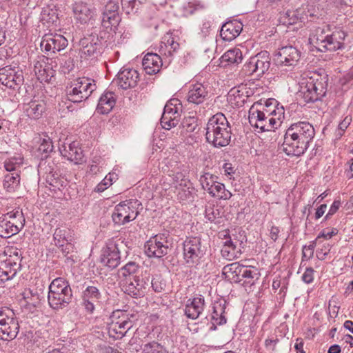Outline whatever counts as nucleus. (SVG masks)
<instances>
[{
	"mask_svg": "<svg viewBox=\"0 0 353 353\" xmlns=\"http://www.w3.org/2000/svg\"><path fill=\"white\" fill-rule=\"evenodd\" d=\"M314 136V128L309 122L292 123L284 134L283 151L288 156L299 157L307 150Z\"/></svg>",
	"mask_w": 353,
	"mask_h": 353,
	"instance_id": "nucleus-1",
	"label": "nucleus"
},
{
	"mask_svg": "<svg viewBox=\"0 0 353 353\" xmlns=\"http://www.w3.org/2000/svg\"><path fill=\"white\" fill-rule=\"evenodd\" d=\"M231 127L223 113L213 115L206 125V140L216 148L228 145L231 139Z\"/></svg>",
	"mask_w": 353,
	"mask_h": 353,
	"instance_id": "nucleus-2",
	"label": "nucleus"
},
{
	"mask_svg": "<svg viewBox=\"0 0 353 353\" xmlns=\"http://www.w3.org/2000/svg\"><path fill=\"white\" fill-rule=\"evenodd\" d=\"M346 35V32L342 30L331 31L330 26H323L316 28L310 39L321 52L336 51L343 48Z\"/></svg>",
	"mask_w": 353,
	"mask_h": 353,
	"instance_id": "nucleus-3",
	"label": "nucleus"
},
{
	"mask_svg": "<svg viewBox=\"0 0 353 353\" xmlns=\"http://www.w3.org/2000/svg\"><path fill=\"white\" fill-rule=\"evenodd\" d=\"M22 254L17 249L0 251V282L13 279L21 269Z\"/></svg>",
	"mask_w": 353,
	"mask_h": 353,
	"instance_id": "nucleus-4",
	"label": "nucleus"
},
{
	"mask_svg": "<svg viewBox=\"0 0 353 353\" xmlns=\"http://www.w3.org/2000/svg\"><path fill=\"white\" fill-rule=\"evenodd\" d=\"M95 81L88 77L77 78L66 88V99L73 103H80L87 99L96 90Z\"/></svg>",
	"mask_w": 353,
	"mask_h": 353,
	"instance_id": "nucleus-5",
	"label": "nucleus"
},
{
	"mask_svg": "<svg viewBox=\"0 0 353 353\" xmlns=\"http://www.w3.org/2000/svg\"><path fill=\"white\" fill-rule=\"evenodd\" d=\"M142 210V204L137 199L125 200L114 207L112 219L117 225H125L134 221Z\"/></svg>",
	"mask_w": 353,
	"mask_h": 353,
	"instance_id": "nucleus-6",
	"label": "nucleus"
},
{
	"mask_svg": "<svg viewBox=\"0 0 353 353\" xmlns=\"http://www.w3.org/2000/svg\"><path fill=\"white\" fill-rule=\"evenodd\" d=\"M25 219L21 210L9 212L0 216V236L9 238L18 234L23 228Z\"/></svg>",
	"mask_w": 353,
	"mask_h": 353,
	"instance_id": "nucleus-7",
	"label": "nucleus"
},
{
	"mask_svg": "<svg viewBox=\"0 0 353 353\" xmlns=\"http://www.w3.org/2000/svg\"><path fill=\"white\" fill-rule=\"evenodd\" d=\"M106 40L96 32L84 37L79 41V55L81 59H93L100 55L105 48Z\"/></svg>",
	"mask_w": 353,
	"mask_h": 353,
	"instance_id": "nucleus-8",
	"label": "nucleus"
},
{
	"mask_svg": "<svg viewBox=\"0 0 353 353\" xmlns=\"http://www.w3.org/2000/svg\"><path fill=\"white\" fill-rule=\"evenodd\" d=\"M19 330L18 320L12 310L8 307L0 310V339L11 341L15 339Z\"/></svg>",
	"mask_w": 353,
	"mask_h": 353,
	"instance_id": "nucleus-9",
	"label": "nucleus"
},
{
	"mask_svg": "<svg viewBox=\"0 0 353 353\" xmlns=\"http://www.w3.org/2000/svg\"><path fill=\"white\" fill-rule=\"evenodd\" d=\"M326 91L325 81L310 79L302 81L299 93L305 102L313 103L320 100L325 94Z\"/></svg>",
	"mask_w": 353,
	"mask_h": 353,
	"instance_id": "nucleus-10",
	"label": "nucleus"
},
{
	"mask_svg": "<svg viewBox=\"0 0 353 353\" xmlns=\"http://www.w3.org/2000/svg\"><path fill=\"white\" fill-rule=\"evenodd\" d=\"M111 322L108 325L110 335L116 339H122L133 327V322L128 314L121 310L112 312L110 316Z\"/></svg>",
	"mask_w": 353,
	"mask_h": 353,
	"instance_id": "nucleus-11",
	"label": "nucleus"
},
{
	"mask_svg": "<svg viewBox=\"0 0 353 353\" xmlns=\"http://www.w3.org/2000/svg\"><path fill=\"white\" fill-rule=\"evenodd\" d=\"M271 58L268 51H261L250 57L249 61L243 65V70L249 75L255 74L258 77H262L270 69Z\"/></svg>",
	"mask_w": 353,
	"mask_h": 353,
	"instance_id": "nucleus-12",
	"label": "nucleus"
},
{
	"mask_svg": "<svg viewBox=\"0 0 353 353\" xmlns=\"http://www.w3.org/2000/svg\"><path fill=\"white\" fill-rule=\"evenodd\" d=\"M205 254V247L199 237H189L183 242V259L189 265H196Z\"/></svg>",
	"mask_w": 353,
	"mask_h": 353,
	"instance_id": "nucleus-13",
	"label": "nucleus"
},
{
	"mask_svg": "<svg viewBox=\"0 0 353 353\" xmlns=\"http://www.w3.org/2000/svg\"><path fill=\"white\" fill-rule=\"evenodd\" d=\"M145 252L149 257L161 258L168 254L170 243L168 236L159 234L152 236L144 245Z\"/></svg>",
	"mask_w": 353,
	"mask_h": 353,
	"instance_id": "nucleus-14",
	"label": "nucleus"
},
{
	"mask_svg": "<svg viewBox=\"0 0 353 353\" xmlns=\"http://www.w3.org/2000/svg\"><path fill=\"white\" fill-rule=\"evenodd\" d=\"M300 57L301 52L296 48L287 46L279 49L274 56L273 61L277 66L291 67L296 65Z\"/></svg>",
	"mask_w": 353,
	"mask_h": 353,
	"instance_id": "nucleus-15",
	"label": "nucleus"
},
{
	"mask_svg": "<svg viewBox=\"0 0 353 353\" xmlns=\"http://www.w3.org/2000/svg\"><path fill=\"white\" fill-rule=\"evenodd\" d=\"M68 45L67 39L59 34H45L41 41V49L48 55L64 50Z\"/></svg>",
	"mask_w": 353,
	"mask_h": 353,
	"instance_id": "nucleus-16",
	"label": "nucleus"
},
{
	"mask_svg": "<svg viewBox=\"0 0 353 353\" xmlns=\"http://www.w3.org/2000/svg\"><path fill=\"white\" fill-rule=\"evenodd\" d=\"M23 76L21 70L7 65L0 68V83L4 86L17 90L23 83Z\"/></svg>",
	"mask_w": 353,
	"mask_h": 353,
	"instance_id": "nucleus-17",
	"label": "nucleus"
},
{
	"mask_svg": "<svg viewBox=\"0 0 353 353\" xmlns=\"http://www.w3.org/2000/svg\"><path fill=\"white\" fill-rule=\"evenodd\" d=\"M54 61L52 59L41 56L35 61L34 72L39 81L41 82H49L54 76L55 70L53 69Z\"/></svg>",
	"mask_w": 353,
	"mask_h": 353,
	"instance_id": "nucleus-18",
	"label": "nucleus"
},
{
	"mask_svg": "<svg viewBox=\"0 0 353 353\" xmlns=\"http://www.w3.org/2000/svg\"><path fill=\"white\" fill-rule=\"evenodd\" d=\"M176 99H170L165 105L162 117L161 118V124L166 130H170L178 124V112Z\"/></svg>",
	"mask_w": 353,
	"mask_h": 353,
	"instance_id": "nucleus-19",
	"label": "nucleus"
},
{
	"mask_svg": "<svg viewBox=\"0 0 353 353\" xmlns=\"http://www.w3.org/2000/svg\"><path fill=\"white\" fill-rule=\"evenodd\" d=\"M119 6L118 2L110 1L105 6L102 13L101 24L105 28H117L121 21L119 14Z\"/></svg>",
	"mask_w": 353,
	"mask_h": 353,
	"instance_id": "nucleus-20",
	"label": "nucleus"
},
{
	"mask_svg": "<svg viewBox=\"0 0 353 353\" xmlns=\"http://www.w3.org/2000/svg\"><path fill=\"white\" fill-rule=\"evenodd\" d=\"M72 290L65 289V291L49 290L48 295V303L50 307L54 310L63 309L68 305L72 301Z\"/></svg>",
	"mask_w": 353,
	"mask_h": 353,
	"instance_id": "nucleus-21",
	"label": "nucleus"
},
{
	"mask_svg": "<svg viewBox=\"0 0 353 353\" xmlns=\"http://www.w3.org/2000/svg\"><path fill=\"white\" fill-rule=\"evenodd\" d=\"M148 279L145 281L139 276H134L133 281L129 280L123 283V290L125 293L133 298L143 297L148 289Z\"/></svg>",
	"mask_w": 353,
	"mask_h": 353,
	"instance_id": "nucleus-22",
	"label": "nucleus"
},
{
	"mask_svg": "<svg viewBox=\"0 0 353 353\" xmlns=\"http://www.w3.org/2000/svg\"><path fill=\"white\" fill-rule=\"evenodd\" d=\"M186 98L190 103L195 105L203 103L209 99L208 85L199 82L190 84Z\"/></svg>",
	"mask_w": 353,
	"mask_h": 353,
	"instance_id": "nucleus-23",
	"label": "nucleus"
},
{
	"mask_svg": "<svg viewBox=\"0 0 353 353\" xmlns=\"http://www.w3.org/2000/svg\"><path fill=\"white\" fill-rule=\"evenodd\" d=\"M81 298V304L85 310L90 313H93L95 306L102 298V294L96 286L88 285L83 291Z\"/></svg>",
	"mask_w": 353,
	"mask_h": 353,
	"instance_id": "nucleus-24",
	"label": "nucleus"
},
{
	"mask_svg": "<svg viewBox=\"0 0 353 353\" xmlns=\"http://www.w3.org/2000/svg\"><path fill=\"white\" fill-rule=\"evenodd\" d=\"M139 80V74L132 68H123L117 75V85L123 90L134 88Z\"/></svg>",
	"mask_w": 353,
	"mask_h": 353,
	"instance_id": "nucleus-25",
	"label": "nucleus"
},
{
	"mask_svg": "<svg viewBox=\"0 0 353 353\" xmlns=\"http://www.w3.org/2000/svg\"><path fill=\"white\" fill-rule=\"evenodd\" d=\"M68 228H57L53 234V239L57 246L62 248V252L66 256L72 250V236Z\"/></svg>",
	"mask_w": 353,
	"mask_h": 353,
	"instance_id": "nucleus-26",
	"label": "nucleus"
},
{
	"mask_svg": "<svg viewBox=\"0 0 353 353\" xmlns=\"http://www.w3.org/2000/svg\"><path fill=\"white\" fill-rule=\"evenodd\" d=\"M205 307L204 297L201 295L188 301L185 308V315L190 319L195 320L202 314Z\"/></svg>",
	"mask_w": 353,
	"mask_h": 353,
	"instance_id": "nucleus-27",
	"label": "nucleus"
},
{
	"mask_svg": "<svg viewBox=\"0 0 353 353\" xmlns=\"http://www.w3.org/2000/svg\"><path fill=\"white\" fill-rule=\"evenodd\" d=\"M61 155L75 164L81 163L83 161V151L79 148L78 143L73 141L69 144H64L59 148Z\"/></svg>",
	"mask_w": 353,
	"mask_h": 353,
	"instance_id": "nucleus-28",
	"label": "nucleus"
},
{
	"mask_svg": "<svg viewBox=\"0 0 353 353\" xmlns=\"http://www.w3.org/2000/svg\"><path fill=\"white\" fill-rule=\"evenodd\" d=\"M23 113L28 119H39L46 110V104L41 100H31L23 105Z\"/></svg>",
	"mask_w": 353,
	"mask_h": 353,
	"instance_id": "nucleus-29",
	"label": "nucleus"
},
{
	"mask_svg": "<svg viewBox=\"0 0 353 353\" xmlns=\"http://www.w3.org/2000/svg\"><path fill=\"white\" fill-rule=\"evenodd\" d=\"M242 30V23L236 20L230 21L222 26L220 35L224 41H231L240 34Z\"/></svg>",
	"mask_w": 353,
	"mask_h": 353,
	"instance_id": "nucleus-30",
	"label": "nucleus"
},
{
	"mask_svg": "<svg viewBox=\"0 0 353 353\" xmlns=\"http://www.w3.org/2000/svg\"><path fill=\"white\" fill-rule=\"evenodd\" d=\"M120 260V252L117 245H109L103 254L101 262L110 268L114 269L119 265Z\"/></svg>",
	"mask_w": 353,
	"mask_h": 353,
	"instance_id": "nucleus-31",
	"label": "nucleus"
},
{
	"mask_svg": "<svg viewBox=\"0 0 353 353\" xmlns=\"http://www.w3.org/2000/svg\"><path fill=\"white\" fill-rule=\"evenodd\" d=\"M239 274H240L241 279L239 278L236 281L241 283L243 281L242 285L245 288H250L254 285L260 277L258 270L252 266L246 267L243 265L242 270L239 271Z\"/></svg>",
	"mask_w": 353,
	"mask_h": 353,
	"instance_id": "nucleus-32",
	"label": "nucleus"
},
{
	"mask_svg": "<svg viewBox=\"0 0 353 353\" xmlns=\"http://www.w3.org/2000/svg\"><path fill=\"white\" fill-rule=\"evenodd\" d=\"M277 117H267L262 121L259 122L256 128H259L261 132L272 131L280 126L282 119L284 117V109L281 106L277 112Z\"/></svg>",
	"mask_w": 353,
	"mask_h": 353,
	"instance_id": "nucleus-33",
	"label": "nucleus"
},
{
	"mask_svg": "<svg viewBox=\"0 0 353 353\" xmlns=\"http://www.w3.org/2000/svg\"><path fill=\"white\" fill-rule=\"evenodd\" d=\"M142 64L145 72L150 75L159 72L163 65L161 57L152 52L145 55Z\"/></svg>",
	"mask_w": 353,
	"mask_h": 353,
	"instance_id": "nucleus-34",
	"label": "nucleus"
},
{
	"mask_svg": "<svg viewBox=\"0 0 353 353\" xmlns=\"http://www.w3.org/2000/svg\"><path fill=\"white\" fill-rule=\"evenodd\" d=\"M74 19L81 24L88 23L92 17V11L89 6L82 1L75 2L72 6Z\"/></svg>",
	"mask_w": 353,
	"mask_h": 353,
	"instance_id": "nucleus-35",
	"label": "nucleus"
},
{
	"mask_svg": "<svg viewBox=\"0 0 353 353\" xmlns=\"http://www.w3.org/2000/svg\"><path fill=\"white\" fill-rule=\"evenodd\" d=\"M236 243L237 241L234 242L230 237L224 242L221 252L225 259L232 261L240 256L241 251Z\"/></svg>",
	"mask_w": 353,
	"mask_h": 353,
	"instance_id": "nucleus-36",
	"label": "nucleus"
},
{
	"mask_svg": "<svg viewBox=\"0 0 353 353\" xmlns=\"http://www.w3.org/2000/svg\"><path fill=\"white\" fill-rule=\"evenodd\" d=\"M116 103L114 94L112 92L103 93L99 98L97 107V112L101 114L109 113Z\"/></svg>",
	"mask_w": 353,
	"mask_h": 353,
	"instance_id": "nucleus-37",
	"label": "nucleus"
},
{
	"mask_svg": "<svg viewBox=\"0 0 353 353\" xmlns=\"http://www.w3.org/2000/svg\"><path fill=\"white\" fill-rule=\"evenodd\" d=\"M20 180L17 172L8 173L3 176V188L7 192H14L19 187Z\"/></svg>",
	"mask_w": 353,
	"mask_h": 353,
	"instance_id": "nucleus-38",
	"label": "nucleus"
},
{
	"mask_svg": "<svg viewBox=\"0 0 353 353\" xmlns=\"http://www.w3.org/2000/svg\"><path fill=\"white\" fill-rule=\"evenodd\" d=\"M223 214L222 208L212 203H208L205 205V217L210 222L220 223Z\"/></svg>",
	"mask_w": 353,
	"mask_h": 353,
	"instance_id": "nucleus-39",
	"label": "nucleus"
},
{
	"mask_svg": "<svg viewBox=\"0 0 353 353\" xmlns=\"http://www.w3.org/2000/svg\"><path fill=\"white\" fill-rule=\"evenodd\" d=\"M139 265L137 263L130 261L119 269V276L125 283L127 281H131L132 278L134 279V276H137L135 274L139 271Z\"/></svg>",
	"mask_w": 353,
	"mask_h": 353,
	"instance_id": "nucleus-40",
	"label": "nucleus"
},
{
	"mask_svg": "<svg viewBox=\"0 0 353 353\" xmlns=\"http://www.w3.org/2000/svg\"><path fill=\"white\" fill-rule=\"evenodd\" d=\"M208 193L212 197L223 200L230 199L232 196V193L225 189V185L217 181Z\"/></svg>",
	"mask_w": 353,
	"mask_h": 353,
	"instance_id": "nucleus-41",
	"label": "nucleus"
},
{
	"mask_svg": "<svg viewBox=\"0 0 353 353\" xmlns=\"http://www.w3.org/2000/svg\"><path fill=\"white\" fill-rule=\"evenodd\" d=\"M243 54L239 48H234L228 50L221 57V62L239 64L242 62Z\"/></svg>",
	"mask_w": 353,
	"mask_h": 353,
	"instance_id": "nucleus-42",
	"label": "nucleus"
},
{
	"mask_svg": "<svg viewBox=\"0 0 353 353\" xmlns=\"http://www.w3.org/2000/svg\"><path fill=\"white\" fill-rule=\"evenodd\" d=\"M40 19L43 23L57 25L59 19L57 10L50 7L43 8Z\"/></svg>",
	"mask_w": 353,
	"mask_h": 353,
	"instance_id": "nucleus-43",
	"label": "nucleus"
},
{
	"mask_svg": "<svg viewBox=\"0 0 353 353\" xmlns=\"http://www.w3.org/2000/svg\"><path fill=\"white\" fill-rule=\"evenodd\" d=\"M225 309V303H216L213 306L212 320L214 323L217 325H223L226 323L227 320L224 315Z\"/></svg>",
	"mask_w": 353,
	"mask_h": 353,
	"instance_id": "nucleus-44",
	"label": "nucleus"
},
{
	"mask_svg": "<svg viewBox=\"0 0 353 353\" xmlns=\"http://www.w3.org/2000/svg\"><path fill=\"white\" fill-rule=\"evenodd\" d=\"M58 63L60 65V69L63 73H69L74 66L73 59L64 54L57 57L54 60V67H57Z\"/></svg>",
	"mask_w": 353,
	"mask_h": 353,
	"instance_id": "nucleus-45",
	"label": "nucleus"
},
{
	"mask_svg": "<svg viewBox=\"0 0 353 353\" xmlns=\"http://www.w3.org/2000/svg\"><path fill=\"white\" fill-rule=\"evenodd\" d=\"M23 163V157L21 154H15L9 157L3 162V165L6 171L13 172L20 168Z\"/></svg>",
	"mask_w": 353,
	"mask_h": 353,
	"instance_id": "nucleus-46",
	"label": "nucleus"
},
{
	"mask_svg": "<svg viewBox=\"0 0 353 353\" xmlns=\"http://www.w3.org/2000/svg\"><path fill=\"white\" fill-rule=\"evenodd\" d=\"M265 117V113L261 112V110H258V105H253L249 110V123L253 127H256L259 122L262 121Z\"/></svg>",
	"mask_w": 353,
	"mask_h": 353,
	"instance_id": "nucleus-47",
	"label": "nucleus"
},
{
	"mask_svg": "<svg viewBox=\"0 0 353 353\" xmlns=\"http://www.w3.org/2000/svg\"><path fill=\"white\" fill-rule=\"evenodd\" d=\"M277 101H266L264 105L259 104L258 110H261V112L265 113V117H277V112L280 107L276 105Z\"/></svg>",
	"mask_w": 353,
	"mask_h": 353,
	"instance_id": "nucleus-48",
	"label": "nucleus"
},
{
	"mask_svg": "<svg viewBox=\"0 0 353 353\" xmlns=\"http://www.w3.org/2000/svg\"><path fill=\"white\" fill-rule=\"evenodd\" d=\"M143 353H168L166 348L156 341L145 343L142 347Z\"/></svg>",
	"mask_w": 353,
	"mask_h": 353,
	"instance_id": "nucleus-49",
	"label": "nucleus"
},
{
	"mask_svg": "<svg viewBox=\"0 0 353 353\" xmlns=\"http://www.w3.org/2000/svg\"><path fill=\"white\" fill-rule=\"evenodd\" d=\"M217 176L206 172L200 176L199 182L202 186V188L206 192H209L211 188L216 183Z\"/></svg>",
	"mask_w": 353,
	"mask_h": 353,
	"instance_id": "nucleus-50",
	"label": "nucleus"
},
{
	"mask_svg": "<svg viewBox=\"0 0 353 353\" xmlns=\"http://www.w3.org/2000/svg\"><path fill=\"white\" fill-rule=\"evenodd\" d=\"M53 148L52 140L49 137L45 136V137L40 139L38 151L41 154L48 157V154L53 150Z\"/></svg>",
	"mask_w": 353,
	"mask_h": 353,
	"instance_id": "nucleus-51",
	"label": "nucleus"
},
{
	"mask_svg": "<svg viewBox=\"0 0 353 353\" xmlns=\"http://www.w3.org/2000/svg\"><path fill=\"white\" fill-rule=\"evenodd\" d=\"M65 289L72 290L68 281L61 277L54 279L49 285V290L65 291Z\"/></svg>",
	"mask_w": 353,
	"mask_h": 353,
	"instance_id": "nucleus-52",
	"label": "nucleus"
},
{
	"mask_svg": "<svg viewBox=\"0 0 353 353\" xmlns=\"http://www.w3.org/2000/svg\"><path fill=\"white\" fill-rule=\"evenodd\" d=\"M246 97L244 96L243 92L238 88H233L228 92L230 101H234L235 103H243Z\"/></svg>",
	"mask_w": 353,
	"mask_h": 353,
	"instance_id": "nucleus-53",
	"label": "nucleus"
},
{
	"mask_svg": "<svg viewBox=\"0 0 353 353\" xmlns=\"http://www.w3.org/2000/svg\"><path fill=\"white\" fill-rule=\"evenodd\" d=\"M47 161L41 162L39 165L38 172L41 174L42 173L47 174L46 180L47 181H50L52 180V178L54 176V168L51 166L50 163L46 164Z\"/></svg>",
	"mask_w": 353,
	"mask_h": 353,
	"instance_id": "nucleus-54",
	"label": "nucleus"
},
{
	"mask_svg": "<svg viewBox=\"0 0 353 353\" xmlns=\"http://www.w3.org/2000/svg\"><path fill=\"white\" fill-rule=\"evenodd\" d=\"M121 2L122 9L127 14L137 12L140 7L134 0H121Z\"/></svg>",
	"mask_w": 353,
	"mask_h": 353,
	"instance_id": "nucleus-55",
	"label": "nucleus"
},
{
	"mask_svg": "<svg viewBox=\"0 0 353 353\" xmlns=\"http://www.w3.org/2000/svg\"><path fill=\"white\" fill-rule=\"evenodd\" d=\"M23 298L28 304L32 305L34 307L39 303V294L37 292L33 293V292L30 289L26 290L23 292Z\"/></svg>",
	"mask_w": 353,
	"mask_h": 353,
	"instance_id": "nucleus-56",
	"label": "nucleus"
},
{
	"mask_svg": "<svg viewBox=\"0 0 353 353\" xmlns=\"http://www.w3.org/2000/svg\"><path fill=\"white\" fill-rule=\"evenodd\" d=\"M151 285L155 292L160 293L165 289V281L160 276H156L151 281Z\"/></svg>",
	"mask_w": 353,
	"mask_h": 353,
	"instance_id": "nucleus-57",
	"label": "nucleus"
},
{
	"mask_svg": "<svg viewBox=\"0 0 353 353\" xmlns=\"http://www.w3.org/2000/svg\"><path fill=\"white\" fill-rule=\"evenodd\" d=\"M179 46V43L174 41V38L169 37L166 42L164 43V48H165V50L164 51L163 47L161 46V51L164 52L165 54H166L167 50L168 55L171 56L172 53L176 51V50L178 49Z\"/></svg>",
	"mask_w": 353,
	"mask_h": 353,
	"instance_id": "nucleus-58",
	"label": "nucleus"
},
{
	"mask_svg": "<svg viewBox=\"0 0 353 353\" xmlns=\"http://www.w3.org/2000/svg\"><path fill=\"white\" fill-rule=\"evenodd\" d=\"M102 161L103 159L101 157H94L89 167V172L93 174H96L99 172L101 168Z\"/></svg>",
	"mask_w": 353,
	"mask_h": 353,
	"instance_id": "nucleus-59",
	"label": "nucleus"
},
{
	"mask_svg": "<svg viewBox=\"0 0 353 353\" xmlns=\"http://www.w3.org/2000/svg\"><path fill=\"white\" fill-rule=\"evenodd\" d=\"M243 265H240L239 263H232L231 264H228L223 268V273L224 274H234L238 277L240 276L239 274V271H241Z\"/></svg>",
	"mask_w": 353,
	"mask_h": 353,
	"instance_id": "nucleus-60",
	"label": "nucleus"
},
{
	"mask_svg": "<svg viewBox=\"0 0 353 353\" xmlns=\"http://www.w3.org/2000/svg\"><path fill=\"white\" fill-rule=\"evenodd\" d=\"M296 17L301 22H305L309 19V17H313L314 13L307 8V10L305 11V9H299L296 10L294 13H293V16Z\"/></svg>",
	"mask_w": 353,
	"mask_h": 353,
	"instance_id": "nucleus-61",
	"label": "nucleus"
},
{
	"mask_svg": "<svg viewBox=\"0 0 353 353\" xmlns=\"http://www.w3.org/2000/svg\"><path fill=\"white\" fill-rule=\"evenodd\" d=\"M183 128L188 132H193L196 126V119L195 117H188L183 120L182 123Z\"/></svg>",
	"mask_w": 353,
	"mask_h": 353,
	"instance_id": "nucleus-62",
	"label": "nucleus"
},
{
	"mask_svg": "<svg viewBox=\"0 0 353 353\" xmlns=\"http://www.w3.org/2000/svg\"><path fill=\"white\" fill-rule=\"evenodd\" d=\"M112 184V179L109 174L105 176L101 182H100L95 188L94 190L97 192H102Z\"/></svg>",
	"mask_w": 353,
	"mask_h": 353,
	"instance_id": "nucleus-63",
	"label": "nucleus"
},
{
	"mask_svg": "<svg viewBox=\"0 0 353 353\" xmlns=\"http://www.w3.org/2000/svg\"><path fill=\"white\" fill-rule=\"evenodd\" d=\"M204 8V5L202 4L201 2L196 1L189 2L186 6V9L190 14H193L194 12L203 10Z\"/></svg>",
	"mask_w": 353,
	"mask_h": 353,
	"instance_id": "nucleus-64",
	"label": "nucleus"
}]
</instances>
